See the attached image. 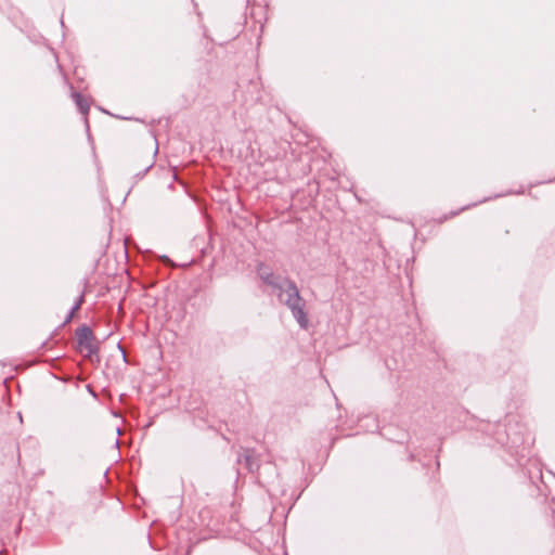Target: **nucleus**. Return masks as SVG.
I'll return each instance as SVG.
<instances>
[{"label":"nucleus","instance_id":"f257e3e1","mask_svg":"<svg viewBox=\"0 0 555 555\" xmlns=\"http://www.w3.org/2000/svg\"><path fill=\"white\" fill-rule=\"evenodd\" d=\"M273 293L276 295L279 301L291 310L293 318L300 328L307 330L309 319L306 311V300L300 296L296 283L288 278H283L282 284Z\"/></svg>","mask_w":555,"mask_h":555},{"label":"nucleus","instance_id":"6e6552de","mask_svg":"<svg viewBox=\"0 0 555 555\" xmlns=\"http://www.w3.org/2000/svg\"><path fill=\"white\" fill-rule=\"evenodd\" d=\"M153 167V163H151L150 165H147L141 172L137 173L135 176L139 177L140 179L143 178L147 172L149 170Z\"/></svg>","mask_w":555,"mask_h":555},{"label":"nucleus","instance_id":"1a4fd4ad","mask_svg":"<svg viewBox=\"0 0 555 555\" xmlns=\"http://www.w3.org/2000/svg\"><path fill=\"white\" fill-rule=\"evenodd\" d=\"M74 317V313H72V310L69 311L68 315L65 319V322H69Z\"/></svg>","mask_w":555,"mask_h":555},{"label":"nucleus","instance_id":"39448f33","mask_svg":"<svg viewBox=\"0 0 555 555\" xmlns=\"http://www.w3.org/2000/svg\"><path fill=\"white\" fill-rule=\"evenodd\" d=\"M72 96L75 101L76 106L78 107L79 112L87 116L89 113L90 105L88 101L79 93V92H73Z\"/></svg>","mask_w":555,"mask_h":555},{"label":"nucleus","instance_id":"9b49d317","mask_svg":"<svg viewBox=\"0 0 555 555\" xmlns=\"http://www.w3.org/2000/svg\"><path fill=\"white\" fill-rule=\"evenodd\" d=\"M115 446H116V448H118V447H119V440H116V441H115Z\"/></svg>","mask_w":555,"mask_h":555},{"label":"nucleus","instance_id":"f8f14e48","mask_svg":"<svg viewBox=\"0 0 555 555\" xmlns=\"http://www.w3.org/2000/svg\"><path fill=\"white\" fill-rule=\"evenodd\" d=\"M85 122H86V126L88 127V126H89V124H88V119H87V118L85 119Z\"/></svg>","mask_w":555,"mask_h":555},{"label":"nucleus","instance_id":"9d476101","mask_svg":"<svg viewBox=\"0 0 555 555\" xmlns=\"http://www.w3.org/2000/svg\"><path fill=\"white\" fill-rule=\"evenodd\" d=\"M255 10H256V8L253 5V7H251V12H250V14H251L253 16L255 15Z\"/></svg>","mask_w":555,"mask_h":555},{"label":"nucleus","instance_id":"ddd939ff","mask_svg":"<svg viewBox=\"0 0 555 555\" xmlns=\"http://www.w3.org/2000/svg\"><path fill=\"white\" fill-rule=\"evenodd\" d=\"M247 3L250 4L251 3V0H247Z\"/></svg>","mask_w":555,"mask_h":555},{"label":"nucleus","instance_id":"f03ea898","mask_svg":"<svg viewBox=\"0 0 555 555\" xmlns=\"http://www.w3.org/2000/svg\"><path fill=\"white\" fill-rule=\"evenodd\" d=\"M76 337L78 346L81 350H87V357L98 356L99 343L91 330L87 324H82L76 330Z\"/></svg>","mask_w":555,"mask_h":555},{"label":"nucleus","instance_id":"7ed1b4c3","mask_svg":"<svg viewBox=\"0 0 555 555\" xmlns=\"http://www.w3.org/2000/svg\"><path fill=\"white\" fill-rule=\"evenodd\" d=\"M258 276L269 286L272 287L273 292L282 284L283 278L275 276L269 266L263 262H259L256 268Z\"/></svg>","mask_w":555,"mask_h":555},{"label":"nucleus","instance_id":"423d86ee","mask_svg":"<svg viewBox=\"0 0 555 555\" xmlns=\"http://www.w3.org/2000/svg\"><path fill=\"white\" fill-rule=\"evenodd\" d=\"M83 300H85V296H83V294H81V295L77 298V300L75 301L74 306L72 307V309H70V310H72V313H75L77 310H79V309H80V307H81V305H82Z\"/></svg>","mask_w":555,"mask_h":555},{"label":"nucleus","instance_id":"20e7f679","mask_svg":"<svg viewBox=\"0 0 555 555\" xmlns=\"http://www.w3.org/2000/svg\"><path fill=\"white\" fill-rule=\"evenodd\" d=\"M242 460H244L245 466L250 473H254L259 468V463L258 460L256 459L255 450L244 449L243 454L238 455L237 461L241 462Z\"/></svg>","mask_w":555,"mask_h":555},{"label":"nucleus","instance_id":"0eeeda50","mask_svg":"<svg viewBox=\"0 0 555 555\" xmlns=\"http://www.w3.org/2000/svg\"><path fill=\"white\" fill-rule=\"evenodd\" d=\"M83 300H85V296H83V294H81V295L77 298V300L75 301L74 306L72 307V309H70V310H72V313H75L77 310H79V309H80V307H81V305H82Z\"/></svg>","mask_w":555,"mask_h":555}]
</instances>
